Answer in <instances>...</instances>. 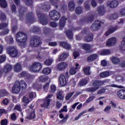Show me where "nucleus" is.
<instances>
[{
    "instance_id": "25",
    "label": "nucleus",
    "mask_w": 125,
    "mask_h": 125,
    "mask_svg": "<svg viewBox=\"0 0 125 125\" xmlns=\"http://www.w3.org/2000/svg\"><path fill=\"white\" fill-rule=\"evenodd\" d=\"M63 91L60 90L58 91L57 94V98L58 99H59V100H61L62 101H63L64 100V95H63Z\"/></svg>"
},
{
    "instance_id": "30",
    "label": "nucleus",
    "mask_w": 125,
    "mask_h": 125,
    "mask_svg": "<svg viewBox=\"0 0 125 125\" xmlns=\"http://www.w3.org/2000/svg\"><path fill=\"white\" fill-rule=\"evenodd\" d=\"M75 4L74 1H70L68 3V8L70 11H74L75 10Z\"/></svg>"
},
{
    "instance_id": "11",
    "label": "nucleus",
    "mask_w": 125,
    "mask_h": 125,
    "mask_svg": "<svg viewBox=\"0 0 125 125\" xmlns=\"http://www.w3.org/2000/svg\"><path fill=\"white\" fill-rule=\"evenodd\" d=\"M21 89V88L20 87L19 84H18V81H16L12 87V91L13 93H19Z\"/></svg>"
},
{
    "instance_id": "26",
    "label": "nucleus",
    "mask_w": 125,
    "mask_h": 125,
    "mask_svg": "<svg viewBox=\"0 0 125 125\" xmlns=\"http://www.w3.org/2000/svg\"><path fill=\"white\" fill-rule=\"evenodd\" d=\"M107 5L109 6L111 8H115L118 6V1L117 0H113L110 3H107Z\"/></svg>"
},
{
    "instance_id": "35",
    "label": "nucleus",
    "mask_w": 125,
    "mask_h": 125,
    "mask_svg": "<svg viewBox=\"0 0 125 125\" xmlns=\"http://www.w3.org/2000/svg\"><path fill=\"white\" fill-rule=\"evenodd\" d=\"M53 61L54 60L52 59H47L44 62V64L46 66H51V64L53 63Z\"/></svg>"
},
{
    "instance_id": "51",
    "label": "nucleus",
    "mask_w": 125,
    "mask_h": 125,
    "mask_svg": "<svg viewBox=\"0 0 125 125\" xmlns=\"http://www.w3.org/2000/svg\"><path fill=\"white\" fill-rule=\"evenodd\" d=\"M76 14H82L83 13V8L81 7H77L76 9Z\"/></svg>"
},
{
    "instance_id": "45",
    "label": "nucleus",
    "mask_w": 125,
    "mask_h": 125,
    "mask_svg": "<svg viewBox=\"0 0 125 125\" xmlns=\"http://www.w3.org/2000/svg\"><path fill=\"white\" fill-rule=\"evenodd\" d=\"M7 94H8V92L6 90H1L0 91V97H3L5 95H7Z\"/></svg>"
},
{
    "instance_id": "36",
    "label": "nucleus",
    "mask_w": 125,
    "mask_h": 125,
    "mask_svg": "<svg viewBox=\"0 0 125 125\" xmlns=\"http://www.w3.org/2000/svg\"><path fill=\"white\" fill-rule=\"evenodd\" d=\"M0 5L3 8H6L7 7V3L5 0H0Z\"/></svg>"
},
{
    "instance_id": "12",
    "label": "nucleus",
    "mask_w": 125,
    "mask_h": 125,
    "mask_svg": "<svg viewBox=\"0 0 125 125\" xmlns=\"http://www.w3.org/2000/svg\"><path fill=\"white\" fill-rule=\"evenodd\" d=\"M117 43V39L116 38H111L106 42V45L107 46H111L112 45H115Z\"/></svg>"
},
{
    "instance_id": "1",
    "label": "nucleus",
    "mask_w": 125,
    "mask_h": 125,
    "mask_svg": "<svg viewBox=\"0 0 125 125\" xmlns=\"http://www.w3.org/2000/svg\"><path fill=\"white\" fill-rule=\"evenodd\" d=\"M105 83H107V80H95L92 83V85L95 87H89L85 89V91L92 93V92H95L97 90H98L100 88V86L104 85Z\"/></svg>"
},
{
    "instance_id": "33",
    "label": "nucleus",
    "mask_w": 125,
    "mask_h": 125,
    "mask_svg": "<svg viewBox=\"0 0 125 125\" xmlns=\"http://www.w3.org/2000/svg\"><path fill=\"white\" fill-rule=\"evenodd\" d=\"M120 49L121 51H125V37L123 38V41L121 42Z\"/></svg>"
},
{
    "instance_id": "38",
    "label": "nucleus",
    "mask_w": 125,
    "mask_h": 125,
    "mask_svg": "<svg viewBox=\"0 0 125 125\" xmlns=\"http://www.w3.org/2000/svg\"><path fill=\"white\" fill-rule=\"evenodd\" d=\"M47 80H48V77L47 76H42L39 78V80L40 82H42V83L46 82Z\"/></svg>"
},
{
    "instance_id": "18",
    "label": "nucleus",
    "mask_w": 125,
    "mask_h": 125,
    "mask_svg": "<svg viewBox=\"0 0 125 125\" xmlns=\"http://www.w3.org/2000/svg\"><path fill=\"white\" fill-rule=\"evenodd\" d=\"M79 66L80 65L79 63H76L75 67L71 68L69 71L70 75H75L77 73V70H78V69H80Z\"/></svg>"
},
{
    "instance_id": "3",
    "label": "nucleus",
    "mask_w": 125,
    "mask_h": 125,
    "mask_svg": "<svg viewBox=\"0 0 125 125\" xmlns=\"http://www.w3.org/2000/svg\"><path fill=\"white\" fill-rule=\"evenodd\" d=\"M30 43L31 46L37 47V46H39L40 44H42V41H41V38L38 36L32 37Z\"/></svg>"
},
{
    "instance_id": "8",
    "label": "nucleus",
    "mask_w": 125,
    "mask_h": 125,
    "mask_svg": "<svg viewBox=\"0 0 125 125\" xmlns=\"http://www.w3.org/2000/svg\"><path fill=\"white\" fill-rule=\"evenodd\" d=\"M102 24H104V23L99 20L96 21L92 25L91 30L92 31H97V30H99Z\"/></svg>"
},
{
    "instance_id": "9",
    "label": "nucleus",
    "mask_w": 125,
    "mask_h": 125,
    "mask_svg": "<svg viewBox=\"0 0 125 125\" xmlns=\"http://www.w3.org/2000/svg\"><path fill=\"white\" fill-rule=\"evenodd\" d=\"M68 67V64L65 62H60L57 65L58 71H64Z\"/></svg>"
},
{
    "instance_id": "29",
    "label": "nucleus",
    "mask_w": 125,
    "mask_h": 125,
    "mask_svg": "<svg viewBox=\"0 0 125 125\" xmlns=\"http://www.w3.org/2000/svg\"><path fill=\"white\" fill-rule=\"evenodd\" d=\"M88 83V81L86 79H82L78 83V86H84Z\"/></svg>"
},
{
    "instance_id": "50",
    "label": "nucleus",
    "mask_w": 125,
    "mask_h": 125,
    "mask_svg": "<svg viewBox=\"0 0 125 125\" xmlns=\"http://www.w3.org/2000/svg\"><path fill=\"white\" fill-rule=\"evenodd\" d=\"M8 24L6 23H2L0 24V30H3L7 28Z\"/></svg>"
},
{
    "instance_id": "21",
    "label": "nucleus",
    "mask_w": 125,
    "mask_h": 125,
    "mask_svg": "<svg viewBox=\"0 0 125 125\" xmlns=\"http://www.w3.org/2000/svg\"><path fill=\"white\" fill-rule=\"evenodd\" d=\"M68 57H69V54L62 53L59 56L58 59L59 61H64L67 59Z\"/></svg>"
},
{
    "instance_id": "20",
    "label": "nucleus",
    "mask_w": 125,
    "mask_h": 125,
    "mask_svg": "<svg viewBox=\"0 0 125 125\" xmlns=\"http://www.w3.org/2000/svg\"><path fill=\"white\" fill-rule=\"evenodd\" d=\"M66 20L67 19L65 17H62L60 21V29L62 30V28L65 26V24L66 23Z\"/></svg>"
},
{
    "instance_id": "62",
    "label": "nucleus",
    "mask_w": 125,
    "mask_h": 125,
    "mask_svg": "<svg viewBox=\"0 0 125 125\" xmlns=\"http://www.w3.org/2000/svg\"><path fill=\"white\" fill-rule=\"evenodd\" d=\"M94 98H95V97L93 96H91L86 101V103H89V102H91L92 100H94Z\"/></svg>"
},
{
    "instance_id": "42",
    "label": "nucleus",
    "mask_w": 125,
    "mask_h": 125,
    "mask_svg": "<svg viewBox=\"0 0 125 125\" xmlns=\"http://www.w3.org/2000/svg\"><path fill=\"white\" fill-rule=\"evenodd\" d=\"M50 68L47 67L45 68L42 70V73L44 74V75H48L50 73Z\"/></svg>"
},
{
    "instance_id": "15",
    "label": "nucleus",
    "mask_w": 125,
    "mask_h": 125,
    "mask_svg": "<svg viewBox=\"0 0 125 125\" xmlns=\"http://www.w3.org/2000/svg\"><path fill=\"white\" fill-rule=\"evenodd\" d=\"M117 96L120 99H123L125 100V89H120L117 92Z\"/></svg>"
},
{
    "instance_id": "47",
    "label": "nucleus",
    "mask_w": 125,
    "mask_h": 125,
    "mask_svg": "<svg viewBox=\"0 0 125 125\" xmlns=\"http://www.w3.org/2000/svg\"><path fill=\"white\" fill-rule=\"evenodd\" d=\"M94 16L91 15L85 19V21L86 22H92V21H93L94 20Z\"/></svg>"
},
{
    "instance_id": "27",
    "label": "nucleus",
    "mask_w": 125,
    "mask_h": 125,
    "mask_svg": "<svg viewBox=\"0 0 125 125\" xmlns=\"http://www.w3.org/2000/svg\"><path fill=\"white\" fill-rule=\"evenodd\" d=\"M12 69V66L10 64H7L4 66L3 69H2L3 73H8Z\"/></svg>"
},
{
    "instance_id": "37",
    "label": "nucleus",
    "mask_w": 125,
    "mask_h": 125,
    "mask_svg": "<svg viewBox=\"0 0 125 125\" xmlns=\"http://www.w3.org/2000/svg\"><path fill=\"white\" fill-rule=\"evenodd\" d=\"M110 76V73L108 71H104L101 73L100 77L101 78H107Z\"/></svg>"
},
{
    "instance_id": "46",
    "label": "nucleus",
    "mask_w": 125,
    "mask_h": 125,
    "mask_svg": "<svg viewBox=\"0 0 125 125\" xmlns=\"http://www.w3.org/2000/svg\"><path fill=\"white\" fill-rule=\"evenodd\" d=\"M110 53H111V52L110 51V50L106 49V50L102 51L101 52V55H108Z\"/></svg>"
},
{
    "instance_id": "61",
    "label": "nucleus",
    "mask_w": 125,
    "mask_h": 125,
    "mask_svg": "<svg viewBox=\"0 0 125 125\" xmlns=\"http://www.w3.org/2000/svg\"><path fill=\"white\" fill-rule=\"evenodd\" d=\"M7 124H8V121L7 119H3L0 122V125H7Z\"/></svg>"
},
{
    "instance_id": "32",
    "label": "nucleus",
    "mask_w": 125,
    "mask_h": 125,
    "mask_svg": "<svg viewBox=\"0 0 125 125\" xmlns=\"http://www.w3.org/2000/svg\"><path fill=\"white\" fill-rule=\"evenodd\" d=\"M21 69H22L21 67V64L19 63H16L14 66V71L15 72H20V71H21Z\"/></svg>"
},
{
    "instance_id": "60",
    "label": "nucleus",
    "mask_w": 125,
    "mask_h": 125,
    "mask_svg": "<svg viewBox=\"0 0 125 125\" xmlns=\"http://www.w3.org/2000/svg\"><path fill=\"white\" fill-rule=\"evenodd\" d=\"M111 106L107 105L104 109V112H105V113H107V114H109V112H110V110H111Z\"/></svg>"
},
{
    "instance_id": "57",
    "label": "nucleus",
    "mask_w": 125,
    "mask_h": 125,
    "mask_svg": "<svg viewBox=\"0 0 125 125\" xmlns=\"http://www.w3.org/2000/svg\"><path fill=\"white\" fill-rule=\"evenodd\" d=\"M27 76H28V73L26 71H23L19 75V77L23 78V77H27Z\"/></svg>"
},
{
    "instance_id": "14",
    "label": "nucleus",
    "mask_w": 125,
    "mask_h": 125,
    "mask_svg": "<svg viewBox=\"0 0 125 125\" xmlns=\"http://www.w3.org/2000/svg\"><path fill=\"white\" fill-rule=\"evenodd\" d=\"M59 81L61 85L64 86L66 85V83H67V81L66 80V77L63 74H61L59 78Z\"/></svg>"
},
{
    "instance_id": "24",
    "label": "nucleus",
    "mask_w": 125,
    "mask_h": 125,
    "mask_svg": "<svg viewBox=\"0 0 125 125\" xmlns=\"http://www.w3.org/2000/svg\"><path fill=\"white\" fill-rule=\"evenodd\" d=\"M50 104V99H45L43 104H41V107L44 108H47Z\"/></svg>"
},
{
    "instance_id": "49",
    "label": "nucleus",
    "mask_w": 125,
    "mask_h": 125,
    "mask_svg": "<svg viewBox=\"0 0 125 125\" xmlns=\"http://www.w3.org/2000/svg\"><path fill=\"white\" fill-rule=\"evenodd\" d=\"M56 91V86L54 84L51 85L50 92L53 93Z\"/></svg>"
},
{
    "instance_id": "13",
    "label": "nucleus",
    "mask_w": 125,
    "mask_h": 125,
    "mask_svg": "<svg viewBox=\"0 0 125 125\" xmlns=\"http://www.w3.org/2000/svg\"><path fill=\"white\" fill-rule=\"evenodd\" d=\"M59 43L62 47L63 48H65V49H67V50H70V49H71L72 47L71 46V44L69 43H68L67 42H59Z\"/></svg>"
},
{
    "instance_id": "34",
    "label": "nucleus",
    "mask_w": 125,
    "mask_h": 125,
    "mask_svg": "<svg viewBox=\"0 0 125 125\" xmlns=\"http://www.w3.org/2000/svg\"><path fill=\"white\" fill-rule=\"evenodd\" d=\"M112 62L113 64H115V65H118V64H120V59H119L117 57H113L112 58Z\"/></svg>"
},
{
    "instance_id": "52",
    "label": "nucleus",
    "mask_w": 125,
    "mask_h": 125,
    "mask_svg": "<svg viewBox=\"0 0 125 125\" xmlns=\"http://www.w3.org/2000/svg\"><path fill=\"white\" fill-rule=\"evenodd\" d=\"M74 93H75L74 92H72L71 93H68L65 96L66 100H69L71 97H72L73 95H74Z\"/></svg>"
},
{
    "instance_id": "43",
    "label": "nucleus",
    "mask_w": 125,
    "mask_h": 125,
    "mask_svg": "<svg viewBox=\"0 0 125 125\" xmlns=\"http://www.w3.org/2000/svg\"><path fill=\"white\" fill-rule=\"evenodd\" d=\"M6 19V16L5 15V14L2 12H0V21H4V20H5Z\"/></svg>"
},
{
    "instance_id": "10",
    "label": "nucleus",
    "mask_w": 125,
    "mask_h": 125,
    "mask_svg": "<svg viewBox=\"0 0 125 125\" xmlns=\"http://www.w3.org/2000/svg\"><path fill=\"white\" fill-rule=\"evenodd\" d=\"M26 21L27 23H30V24H33L34 22V14L32 12L28 13L26 15Z\"/></svg>"
},
{
    "instance_id": "4",
    "label": "nucleus",
    "mask_w": 125,
    "mask_h": 125,
    "mask_svg": "<svg viewBox=\"0 0 125 125\" xmlns=\"http://www.w3.org/2000/svg\"><path fill=\"white\" fill-rule=\"evenodd\" d=\"M42 68V63L40 62H34L32 63L31 67L30 70L33 72H40Z\"/></svg>"
},
{
    "instance_id": "39",
    "label": "nucleus",
    "mask_w": 125,
    "mask_h": 125,
    "mask_svg": "<svg viewBox=\"0 0 125 125\" xmlns=\"http://www.w3.org/2000/svg\"><path fill=\"white\" fill-rule=\"evenodd\" d=\"M97 58V54H93L92 55L88 57V61H94L95 59Z\"/></svg>"
},
{
    "instance_id": "23",
    "label": "nucleus",
    "mask_w": 125,
    "mask_h": 125,
    "mask_svg": "<svg viewBox=\"0 0 125 125\" xmlns=\"http://www.w3.org/2000/svg\"><path fill=\"white\" fill-rule=\"evenodd\" d=\"M27 118L28 120H32L36 118V114H35V110H32L30 112L27 114Z\"/></svg>"
},
{
    "instance_id": "64",
    "label": "nucleus",
    "mask_w": 125,
    "mask_h": 125,
    "mask_svg": "<svg viewBox=\"0 0 125 125\" xmlns=\"http://www.w3.org/2000/svg\"><path fill=\"white\" fill-rule=\"evenodd\" d=\"M110 18L111 20L112 19H117L118 18V14L115 13L113 15L110 16Z\"/></svg>"
},
{
    "instance_id": "28",
    "label": "nucleus",
    "mask_w": 125,
    "mask_h": 125,
    "mask_svg": "<svg viewBox=\"0 0 125 125\" xmlns=\"http://www.w3.org/2000/svg\"><path fill=\"white\" fill-rule=\"evenodd\" d=\"M98 13L100 15H104L105 14V7L104 6H101L98 8L97 9Z\"/></svg>"
},
{
    "instance_id": "63",
    "label": "nucleus",
    "mask_w": 125,
    "mask_h": 125,
    "mask_svg": "<svg viewBox=\"0 0 125 125\" xmlns=\"http://www.w3.org/2000/svg\"><path fill=\"white\" fill-rule=\"evenodd\" d=\"M22 101L24 102V103H26V104L30 103V100H29V99L26 97H23L22 98Z\"/></svg>"
},
{
    "instance_id": "7",
    "label": "nucleus",
    "mask_w": 125,
    "mask_h": 125,
    "mask_svg": "<svg viewBox=\"0 0 125 125\" xmlns=\"http://www.w3.org/2000/svg\"><path fill=\"white\" fill-rule=\"evenodd\" d=\"M49 16L53 21H57L60 18V14L56 10H52L49 13Z\"/></svg>"
},
{
    "instance_id": "22",
    "label": "nucleus",
    "mask_w": 125,
    "mask_h": 125,
    "mask_svg": "<svg viewBox=\"0 0 125 125\" xmlns=\"http://www.w3.org/2000/svg\"><path fill=\"white\" fill-rule=\"evenodd\" d=\"M117 28L118 27L117 26L110 27L105 33V36H109V35H110V34L114 33V32L117 31Z\"/></svg>"
},
{
    "instance_id": "48",
    "label": "nucleus",
    "mask_w": 125,
    "mask_h": 125,
    "mask_svg": "<svg viewBox=\"0 0 125 125\" xmlns=\"http://www.w3.org/2000/svg\"><path fill=\"white\" fill-rule=\"evenodd\" d=\"M90 67H85L83 68V72L85 75H90Z\"/></svg>"
},
{
    "instance_id": "58",
    "label": "nucleus",
    "mask_w": 125,
    "mask_h": 125,
    "mask_svg": "<svg viewBox=\"0 0 125 125\" xmlns=\"http://www.w3.org/2000/svg\"><path fill=\"white\" fill-rule=\"evenodd\" d=\"M26 5H32L33 0H23Z\"/></svg>"
},
{
    "instance_id": "41",
    "label": "nucleus",
    "mask_w": 125,
    "mask_h": 125,
    "mask_svg": "<svg viewBox=\"0 0 125 125\" xmlns=\"http://www.w3.org/2000/svg\"><path fill=\"white\" fill-rule=\"evenodd\" d=\"M92 40H93V35H92V34L87 35L85 37V41L87 42H91Z\"/></svg>"
},
{
    "instance_id": "44",
    "label": "nucleus",
    "mask_w": 125,
    "mask_h": 125,
    "mask_svg": "<svg viewBox=\"0 0 125 125\" xmlns=\"http://www.w3.org/2000/svg\"><path fill=\"white\" fill-rule=\"evenodd\" d=\"M91 47L90 45L88 44H84L82 45V48L84 49V50H89Z\"/></svg>"
},
{
    "instance_id": "54",
    "label": "nucleus",
    "mask_w": 125,
    "mask_h": 125,
    "mask_svg": "<svg viewBox=\"0 0 125 125\" xmlns=\"http://www.w3.org/2000/svg\"><path fill=\"white\" fill-rule=\"evenodd\" d=\"M9 33V29L6 28L4 30V31L0 32V36H2V35H7Z\"/></svg>"
},
{
    "instance_id": "6",
    "label": "nucleus",
    "mask_w": 125,
    "mask_h": 125,
    "mask_svg": "<svg viewBox=\"0 0 125 125\" xmlns=\"http://www.w3.org/2000/svg\"><path fill=\"white\" fill-rule=\"evenodd\" d=\"M37 15L39 17V21L42 25H47V19H46V16L40 13V12H37Z\"/></svg>"
},
{
    "instance_id": "55",
    "label": "nucleus",
    "mask_w": 125,
    "mask_h": 125,
    "mask_svg": "<svg viewBox=\"0 0 125 125\" xmlns=\"http://www.w3.org/2000/svg\"><path fill=\"white\" fill-rule=\"evenodd\" d=\"M6 59V57H5V55L0 56V64L1 63H3V62L5 61Z\"/></svg>"
},
{
    "instance_id": "40",
    "label": "nucleus",
    "mask_w": 125,
    "mask_h": 125,
    "mask_svg": "<svg viewBox=\"0 0 125 125\" xmlns=\"http://www.w3.org/2000/svg\"><path fill=\"white\" fill-rule=\"evenodd\" d=\"M5 41L8 43H13L14 41H13V38H12L11 36H8L6 37Z\"/></svg>"
},
{
    "instance_id": "16",
    "label": "nucleus",
    "mask_w": 125,
    "mask_h": 125,
    "mask_svg": "<svg viewBox=\"0 0 125 125\" xmlns=\"http://www.w3.org/2000/svg\"><path fill=\"white\" fill-rule=\"evenodd\" d=\"M78 28L72 27L71 30H67L66 31V35L69 39L72 40L73 39V31H77Z\"/></svg>"
},
{
    "instance_id": "53",
    "label": "nucleus",
    "mask_w": 125,
    "mask_h": 125,
    "mask_svg": "<svg viewBox=\"0 0 125 125\" xmlns=\"http://www.w3.org/2000/svg\"><path fill=\"white\" fill-rule=\"evenodd\" d=\"M29 98H31V99L36 98V93L34 92H29Z\"/></svg>"
},
{
    "instance_id": "19",
    "label": "nucleus",
    "mask_w": 125,
    "mask_h": 125,
    "mask_svg": "<svg viewBox=\"0 0 125 125\" xmlns=\"http://www.w3.org/2000/svg\"><path fill=\"white\" fill-rule=\"evenodd\" d=\"M18 83L20 85V87L23 90L27 88V83L23 80H21V81H18Z\"/></svg>"
},
{
    "instance_id": "5",
    "label": "nucleus",
    "mask_w": 125,
    "mask_h": 125,
    "mask_svg": "<svg viewBox=\"0 0 125 125\" xmlns=\"http://www.w3.org/2000/svg\"><path fill=\"white\" fill-rule=\"evenodd\" d=\"M7 52L12 57H16L18 54V51L14 46H10L7 49Z\"/></svg>"
},
{
    "instance_id": "31",
    "label": "nucleus",
    "mask_w": 125,
    "mask_h": 125,
    "mask_svg": "<svg viewBox=\"0 0 125 125\" xmlns=\"http://www.w3.org/2000/svg\"><path fill=\"white\" fill-rule=\"evenodd\" d=\"M19 11L20 12V17L21 15H23L25 11H27V8L22 7L21 5L18 6Z\"/></svg>"
},
{
    "instance_id": "59",
    "label": "nucleus",
    "mask_w": 125,
    "mask_h": 125,
    "mask_svg": "<svg viewBox=\"0 0 125 125\" xmlns=\"http://www.w3.org/2000/svg\"><path fill=\"white\" fill-rule=\"evenodd\" d=\"M105 92H106V89L102 88L98 91L97 94H103V93H105Z\"/></svg>"
},
{
    "instance_id": "17",
    "label": "nucleus",
    "mask_w": 125,
    "mask_h": 125,
    "mask_svg": "<svg viewBox=\"0 0 125 125\" xmlns=\"http://www.w3.org/2000/svg\"><path fill=\"white\" fill-rule=\"evenodd\" d=\"M39 7L40 8L43 9L45 11H47L50 9V5L48 4V3L40 4L39 5Z\"/></svg>"
},
{
    "instance_id": "56",
    "label": "nucleus",
    "mask_w": 125,
    "mask_h": 125,
    "mask_svg": "<svg viewBox=\"0 0 125 125\" xmlns=\"http://www.w3.org/2000/svg\"><path fill=\"white\" fill-rule=\"evenodd\" d=\"M85 113H86V111L81 112L77 117H75V120L78 121V120H79V119H80V118H81V117H82V116H83V114H85Z\"/></svg>"
},
{
    "instance_id": "2",
    "label": "nucleus",
    "mask_w": 125,
    "mask_h": 125,
    "mask_svg": "<svg viewBox=\"0 0 125 125\" xmlns=\"http://www.w3.org/2000/svg\"><path fill=\"white\" fill-rule=\"evenodd\" d=\"M16 40L17 42L20 43V46L25 47L26 46V42L28 40V36L24 32H19L16 35Z\"/></svg>"
}]
</instances>
